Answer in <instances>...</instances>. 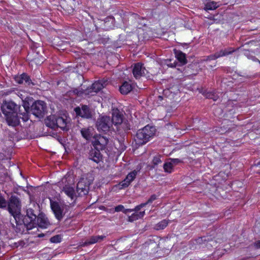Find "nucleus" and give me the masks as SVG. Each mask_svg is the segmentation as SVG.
I'll use <instances>...</instances> for the list:
<instances>
[{
    "instance_id": "1",
    "label": "nucleus",
    "mask_w": 260,
    "mask_h": 260,
    "mask_svg": "<svg viewBox=\"0 0 260 260\" xmlns=\"http://www.w3.org/2000/svg\"><path fill=\"white\" fill-rule=\"evenodd\" d=\"M37 217L38 215L34 210L29 208L26 210V215L25 216L20 214L19 220H17L15 224L13 223L12 219L11 222L17 232H23L25 228L27 230H30L35 227Z\"/></svg>"
},
{
    "instance_id": "2",
    "label": "nucleus",
    "mask_w": 260,
    "mask_h": 260,
    "mask_svg": "<svg viewBox=\"0 0 260 260\" xmlns=\"http://www.w3.org/2000/svg\"><path fill=\"white\" fill-rule=\"evenodd\" d=\"M2 109L5 115L19 112V115H22V117H20L23 121H26L29 119L28 112L29 107L25 105H23V111H22V110L20 109L19 105H17L14 102L9 101L3 104Z\"/></svg>"
},
{
    "instance_id": "3",
    "label": "nucleus",
    "mask_w": 260,
    "mask_h": 260,
    "mask_svg": "<svg viewBox=\"0 0 260 260\" xmlns=\"http://www.w3.org/2000/svg\"><path fill=\"white\" fill-rule=\"evenodd\" d=\"M155 131V128L149 125H146L139 129L135 137V145L140 146L145 144L149 141L150 138L153 136Z\"/></svg>"
},
{
    "instance_id": "4",
    "label": "nucleus",
    "mask_w": 260,
    "mask_h": 260,
    "mask_svg": "<svg viewBox=\"0 0 260 260\" xmlns=\"http://www.w3.org/2000/svg\"><path fill=\"white\" fill-rule=\"evenodd\" d=\"M124 112L118 109H115V126L117 132L121 136L129 129L127 121L124 118Z\"/></svg>"
},
{
    "instance_id": "5",
    "label": "nucleus",
    "mask_w": 260,
    "mask_h": 260,
    "mask_svg": "<svg viewBox=\"0 0 260 260\" xmlns=\"http://www.w3.org/2000/svg\"><path fill=\"white\" fill-rule=\"evenodd\" d=\"M21 204L19 199L15 196H12L8 203V209L9 213L13 216V222H16L19 220L21 212Z\"/></svg>"
},
{
    "instance_id": "6",
    "label": "nucleus",
    "mask_w": 260,
    "mask_h": 260,
    "mask_svg": "<svg viewBox=\"0 0 260 260\" xmlns=\"http://www.w3.org/2000/svg\"><path fill=\"white\" fill-rule=\"evenodd\" d=\"M113 125V118L109 116H100L97 119L96 127L100 132L107 133L108 132Z\"/></svg>"
},
{
    "instance_id": "7",
    "label": "nucleus",
    "mask_w": 260,
    "mask_h": 260,
    "mask_svg": "<svg viewBox=\"0 0 260 260\" xmlns=\"http://www.w3.org/2000/svg\"><path fill=\"white\" fill-rule=\"evenodd\" d=\"M156 199V196L155 194L152 195L148 201L144 203L141 204L137 206L135 208V213L132 214L128 217V221L132 222L135 220H138V219L142 218L145 215V211H140L143 207L146 206L147 204H151Z\"/></svg>"
},
{
    "instance_id": "8",
    "label": "nucleus",
    "mask_w": 260,
    "mask_h": 260,
    "mask_svg": "<svg viewBox=\"0 0 260 260\" xmlns=\"http://www.w3.org/2000/svg\"><path fill=\"white\" fill-rule=\"evenodd\" d=\"M72 179L71 177L65 176L61 182H59V185L62 191L64 192L71 199L75 197V190L74 187L71 186L69 182Z\"/></svg>"
},
{
    "instance_id": "9",
    "label": "nucleus",
    "mask_w": 260,
    "mask_h": 260,
    "mask_svg": "<svg viewBox=\"0 0 260 260\" xmlns=\"http://www.w3.org/2000/svg\"><path fill=\"white\" fill-rule=\"evenodd\" d=\"M92 180L82 177L77 185V191L80 196H84L88 193L89 185L92 183Z\"/></svg>"
},
{
    "instance_id": "10",
    "label": "nucleus",
    "mask_w": 260,
    "mask_h": 260,
    "mask_svg": "<svg viewBox=\"0 0 260 260\" xmlns=\"http://www.w3.org/2000/svg\"><path fill=\"white\" fill-rule=\"evenodd\" d=\"M46 104L43 101H36L31 106V110L34 115L39 117L43 116L46 111Z\"/></svg>"
},
{
    "instance_id": "11",
    "label": "nucleus",
    "mask_w": 260,
    "mask_h": 260,
    "mask_svg": "<svg viewBox=\"0 0 260 260\" xmlns=\"http://www.w3.org/2000/svg\"><path fill=\"white\" fill-rule=\"evenodd\" d=\"M50 206L55 217L58 220H61L64 216V207L58 202L50 200Z\"/></svg>"
},
{
    "instance_id": "12",
    "label": "nucleus",
    "mask_w": 260,
    "mask_h": 260,
    "mask_svg": "<svg viewBox=\"0 0 260 260\" xmlns=\"http://www.w3.org/2000/svg\"><path fill=\"white\" fill-rule=\"evenodd\" d=\"M132 72L134 77L136 79H140L142 76H146L148 73L147 70L143 64L141 62H138L133 65Z\"/></svg>"
},
{
    "instance_id": "13",
    "label": "nucleus",
    "mask_w": 260,
    "mask_h": 260,
    "mask_svg": "<svg viewBox=\"0 0 260 260\" xmlns=\"http://www.w3.org/2000/svg\"><path fill=\"white\" fill-rule=\"evenodd\" d=\"M108 142V139L105 137L98 135L93 138L92 142L93 146L97 150L103 149Z\"/></svg>"
},
{
    "instance_id": "14",
    "label": "nucleus",
    "mask_w": 260,
    "mask_h": 260,
    "mask_svg": "<svg viewBox=\"0 0 260 260\" xmlns=\"http://www.w3.org/2000/svg\"><path fill=\"white\" fill-rule=\"evenodd\" d=\"M75 111L78 115L85 118H90L91 117V113L88 106L82 105L81 108L77 107L75 109Z\"/></svg>"
},
{
    "instance_id": "15",
    "label": "nucleus",
    "mask_w": 260,
    "mask_h": 260,
    "mask_svg": "<svg viewBox=\"0 0 260 260\" xmlns=\"http://www.w3.org/2000/svg\"><path fill=\"white\" fill-rule=\"evenodd\" d=\"M18 113H14L12 114H9L8 115H5L6 117V120L7 122L9 125H11L12 126H15L19 124V120L18 118Z\"/></svg>"
},
{
    "instance_id": "16",
    "label": "nucleus",
    "mask_w": 260,
    "mask_h": 260,
    "mask_svg": "<svg viewBox=\"0 0 260 260\" xmlns=\"http://www.w3.org/2000/svg\"><path fill=\"white\" fill-rule=\"evenodd\" d=\"M69 120L67 117H63L56 116V127H59L64 131H68L69 129Z\"/></svg>"
},
{
    "instance_id": "17",
    "label": "nucleus",
    "mask_w": 260,
    "mask_h": 260,
    "mask_svg": "<svg viewBox=\"0 0 260 260\" xmlns=\"http://www.w3.org/2000/svg\"><path fill=\"white\" fill-rule=\"evenodd\" d=\"M138 174V171L134 170L131 172H130L126 176V178L122 181L120 184L119 186L122 187H127L131 182L134 180L136 176Z\"/></svg>"
},
{
    "instance_id": "18",
    "label": "nucleus",
    "mask_w": 260,
    "mask_h": 260,
    "mask_svg": "<svg viewBox=\"0 0 260 260\" xmlns=\"http://www.w3.org/2000/svg\"><path fill=\"white\" fill-rule=\"evenodd\" d=\"M36 219L35 227L37 224L41 228L46 229L50 225L47 218L42 214H39Z\"/></svg>"
},
{
    "instance_id": "19",
    "label": "nucleus",
    "mask_w": 260,
    "mask_h": 260,
    "mask_svg": "<svg viewBox=\"0 0 260 260\" xmlns=\"http://www.w3.org/2000/svg\"><path fill=\"white\" fill-rule=\"evenodd\" d=\"M8 92L9 93H12L14 98H15V96H17L23 102L27 101L28 99V93L24 90L15 89L12 91H8Z\"/></svg>"
},
{
    "instance_id": "20",
    "label": "nucleus",
    "mask_w": 260,
    "mask_h": 260,
    "mask_svg": "<svg viewBox=\"0 0 260 260\" xmlns=\"http://www.w3.org/2000/svg\"><path fill=\"white\" fill-rule=\"evenodd\" d=\"M105 236H95L90 237L89 239L87 240L84 242L80 243L81 246H85L90 244H92L96 242L102 241Z\"/></svg>"
},
{
    "instance_id": "21",
    "label": "nucleus",
    "mask_w": 260,
    "mask_h": 260,
    "mask_svg": "<svg viewBox=\"0 0 260 260\" xmlns=\"http://www.w3.org/2000/svg\"><path fill=\"white\" fill-rule=\"evenodd\" d=\"M133 88V86L131 83L125 81L119 87V91L122 94H127L130 92Z\"/></svg>"
},
{
    "instance_id": "22",
    "label": "nucleus",
    "mask_w": 260,
    "mask_h": 260,
    "mask_svg": "<svg viewBox=\"0 0 260 260\" xmlns=\"http://www.w3.org/2000/svg\"><path fill=\"white\" fill-rule=\"evenodd\" d=\"M45 123L47 126L51 128H56V116L50 115L45 119Z\"/></svg>"
},
{
    "instance_id": "23",
    "label": "nucleus",
    "mask_w": 260,
    "mask_h": 260,
    "mask_svg": "<svg viewBox=\"0 0 260 260\" xmlns=\"http://www.w3.org/2000/svg\"><path fill=\"white\" fill-rule=\"evenodd\" d=\"M89 159L92 160L93 161L98 163L102 159L99 150H92L89 154Z\"/></svg>"
},
{
    "instance_id": "24",
    "label": "nucleus",
    "mask_w": 260,
    "mask_h": 260,
    "mask_svg": "<svg viewBox=\"0 0 260 260\" xmlns=\"http://www.w3.org/2000/svg\"><path fill=\"white\" fill-rule=\"evenodd\" d=\"M175 54L176 57L181 64H185L187 63L185 53L180 51L175 50Z\"/></svg>"
},
{
    "instance_id": "25",
    "label": "nucleus",
    "mask_w": 260,
    "mask_h": 260,
    "mask_svg": "<svg viewBox=\"0 0 260 260\" xmlns=\"http://www.w3.org/2000/svg\"><path fill=\"white\" fill-rule=\"evenodd\" d=\"M74 92L79 96L81 95L82 94L91 96L96 93L95 92L93 91V90L92 89L91 87L90 88H87L85 90H83V91H78L77 89H75L74 90Z\"/></svg>"
},
{
    "instance_id": "26",
    "label": "nucleus",
    "mask_w": 260,
    "mask_h": 260,
    "mask_svg": "<svg viewBox=\"0 0 260 260\" xmlns=\"http://www.w3.org/2000/svg\"><path fill=\"white\" fill-rule=\"evenodd\" d=\"M92 128L90 127L83 128L81 130V133L82 137L86 140L90 139L92 136Z\"/></svg>"
},
{
    "instance_id": "27",
    "label": "nucleus",
    "mask_w": 260,
    "mask_h": 260,
    "mask_svg": "<svg viewBox=\"0 0 260 260\" xmlns=\"http://www.w3.org/2000/svg\"><path fill=\"white\" fill-rule=\"evenodd\" d=\"M217 3L214 1H209L205 4L204 10H214L218 7Z\"/></svg>"
},
{
    "instance_id": "28",
    "label": "nucleus",
    "mask_w": 260,
    "mask_h": 260,
    "mask_svg": "<svg viewBox=\"0 0 260 260\" xmlns=\"http://www.w3.org/2000/svg\"><path fill=\"white\" fill-rule=\"evenodd\" d=\"M103 83H104L101 81L95 82L92 84V89L93 90V91L97 93L104 87Z\"/></svg>"
},
{
    "instance_id": "29",
    "label": "nucleus",
    "mask_w": 260,
    "mask_h": 260,
    "mask_svg": "<svg viewBox=\"0 0 260 260\" xmlns=\"http://www.w3.org/2000/svg\"><path fill=\"white\" fill-rule=\"evenodd\" d=\"M168 224L167 220H163L155 225L154 229L156 230H160L165 229Z\"/></svg>"
},
{
    "instance_id": "30",
    "label": "nucleus",
    "mask_w": 260,
    "mask_h": 260,
    "mask_svg": "<svg viewBox=\"0 0 260 260\" xmlns=\"http://www.w3.org/2000/svg\"><path fill=\"white\" fill-rule=\"evenodd\" d=\"M203 94L206 98L212 99L214 101H216L219 98L216 94L212 92H204Z\"/></svg>"
},
{
    "instance_id": "31",
    "label": "nucleus",
    "mask_w": 260,
    "mask_h": 260,
    "mask_svg": "<svg viewBox=\"0 0 260 260\" xmlns=\"http://www.w3.org/2000/svg\"><path fill=\"white\" fill-rule=\"evenodd\" d=\"M121 211L124 213H126L128 212L135 211V208L133 209H125L123 206L122 205H118L116 207H115V212H120Z\"/></svg>"
},
{
    "instance_id": "32",
    "label": "nucleus",
    "mask_w": 260,
    "mask_h": 260,
    "mask_svg": "<svg viewBox=\"0 0 260 260\" xmlns=\"http://www.w3.org/2000/svg\"><path fill=\"white\" fill-rule=\"evenodd\" d=\"M233 52V50L228 51V50L225 49V50H220L219 52L215 53V54L216 55L217 57L218 58H219L220 57H222V56H225V55H228L230 54V53H231Z\"/></svg>"
},
{
    "instance_id": "33",
    "label": "nucleus",
    "mask_w": 260,
    "mask_h": 260,
    "mask_svg": "<svg viewBox=\"0 0 260 260\" xmlns=\"http://www.w3.org/2000/svg\"><path fill=\"white\" fill-rule=\"evenodd\" d=\"M173 168V165L172 162H168L164 165V169L166 172L171 173Z\"/></svg>"
},
{
    "instance_id": "34",
    "label": "nucleus",
    "mask_w": 260,
    "mask_h": 260,
    "mask_svg": "<svg viewBox=\"0 0 260 260\" xmlns=\"http://www.w3.org/2000/svg\"><path fill=\"white\" fill-rule=\"evenodd\" d=\"M20 78L23 80V83L25 82L28 85H29L30 84H32L29 77L26 74H23L21 75Z\"/></svg>"
},
{
    "instance_id": "35",
    "label": "nucleus",
    "mask_w": 260,
    "mask_h": 260,
    "mask_svg": "<svg viewBox=\"0 0 260 260\" xmlns=\"http://www.w3.org/2000/svg\"><path fill=\"white\" fill-rule=\"evenodd\" d=\"M160 158L161 156L160 155H156L153 157L152 160V163L154 165L153 167L161 162Z\"/></svg>"
},
{
    "instance_id": "36",
    "label": "nucleus",
    "mask_w": 260,
    "mask_h": 260,
    "mask_svg": "<svg viewBox=\"0 0 260 260\" xmlns=\"http://www.w3.org/2000/svg\"><path fill=\"white\" fill-rule=\"evenodd\" d=\"M7 202L5 198L0 194V208H4L7 206Z\"/></svg>"
},
{
    "instance_id": "37",
    "label": "nucleus",
    "mask_w": 260,
    "mask_h": 260,
    "mask_svg": "<svg viewBox=\"0 0 260 260\" xmlns=\"http://www.w3.org/2000/svg\"><path fill=\"white\" fill-rule=\"evenodd\" d=\"M50 240L52 243H58L61 241V237L59 235H55L51 237Z\"/></svg>"
},
{
    "instance_id": "38",
    "label": "nucleus",
    "mask_w": 260,
    "mask_h": 260,
    "mask_svg": "<svg viewBox=\"0 0 260 260\" xmlns=\"http://www.w3.org/2000/svg\"><path fill=\"white\" fill-rule=\"evenodd\" d=\"M180 161H181L178 158H174V159H171V160L170 162H172V164L174 167L175 165L178 164Z\"/></svg>"
},
{
    "instance_id": "39",
    "label": "nucleus",
    "mask_w": 260,
    "mask_h": 260,
    "mask_svg": "<svg viewBox=\"0 0 260 260\" xmlns=\"http://www.w3.org/2000/svg\"><path fill=\"white\" fill-rule=\"evenodd\" d=\"M62 5H63V8L65 9L68 11H69V12L73 11V7L71 6L69 7L68 6H66V4H63Z\"/></svg>"
},
{
    "instance_id": "40",
    "label": "nucleus",
    "mask_w": 260,
    "mask_h": 260,
    "mask_svg": "<svg viewBox=\"0 0 260 260\" xmlns=\"http://www.w3.org/2000/svg\"><path fill=\"white\" fill-rule=\"evenodd\" d=\"M217 58V56L215 53L214 55H211L208 56L207 57V60H214Z\"/></svg>"
},
{
    "instance_id": "41",
    "label": "nucleus",
    "mask_w": 260,
    "mask_h": 260,
    "mask_svg": "<svg viewBox=\"0 0 260 260\" xmlns=\"http://www.w3.org/2000/svg\"><path fill=\"white\" fill-rule=\"evenodd\" d=\"M15 79V81L19 84L23 83V80L20 78V76L16 77Z\"/></svg>"
},
{
    "instance_id": "42",
    "label": "nucleus",
    "mask_w": 260,
    "mask_h": 260,
    "mask_svg": "<svg viewBox=\"0 0 260 260\" xmlns=\"http://www.w3.org/2000/svg\"><path fill=\"white\" fill-rule=\"evenodd\" d=\"M118 142H119V144L120 145V148H119L120 150L121 151H123L125 149V146L123 145H122V144H121V142H122V140H118Z\"/></svg>"
},
{
    "instance_id": "43",
    "label": "nucleus",
    "mask_w": 260,
    "mask_h": 260,
    "mask_svg": "<svg viewBox=\"0 0 260 260\" xmlns=\"http://www.w3.org/2000/svg\"><path fill=\"white\" fill-rule=\"evenodd\" d=\"M254 245L256 248H260V240L255 242Z\"/></svg>"
},
{
    "instance_id": "44",
    "label": "nucleus",
    "mask_w": 260,
    "mask_h": 260,
    "mask_svg": "<svg viewBox=\"0 0 260 260\" xmlns=\"http://www.w3.org/2000/svg\"><path fill=\"white\" fill-rule=\"evenodd\" d=\"M170 92L169 89H165L164 90V94L165 95H168V94H169V92Z\"/></svg>"
},
{
    "instance_id": "45",
    "label": "nucleus",
    "mask_w": 260,
    "mask_h": 260,
    "mask_svg": "<svg viewBox=\"0 0 260 260\" xmlns=\"http://www.w3.org/2000/svg\"><path fill=\"white\" fill-rule=\"evenodd\" d=\"M115 58H117L119 59V58H120V55L119 54H116L115 55Z\"/></svg>"
},
{
    "instance_id": "46",
    "label": "nucleus",
    "mask_w": 260,
    "mask_h": 260,
    "mask_svg": "<svg viewBox=\"0 0 260 260\" xmlns=\"http://www.w3.org/2000/svg\"><path fill=\"white\" fill-rule=\"evenodd\" d=\"M158 99H159L160 101H161V100L163 99L162 96H160V95L158 96Z\"/></svg>"
},
{
    "instance_id": "47",
    "label": "nucleus",
    "mask_w": 260,
    "mask_h": 260,
    "mask_svg": "<svg viewBox=\"0 0 260 260\" xmlns=\"http://www.w3.org/2000/svg\"><path fill=\"white\" fill-rule=\"evenodd\" d=\"M68 2L70 4H73L74 3V1L73 0H68Z\"/></svg>"
},
{
    "instance_id": "48",
    "label": "nucleus",
    "mask_w": 260,
    "mask_h": 260,
    "mask_svg": "<svg viewBox=\"0 0 260 260\" xmlns=\"http://www.w3.org/2000/svg\"><path fill=\"white\" fill-rule=\"evenodd\" d=\"M112 117H113L114 116V113H113L112 114Z\"/></svg>"
},
{
    "instance_id": "49",
    "label": "nucleus",
    "mask_w": 260,
    "mask_h": 260,
    "mask_svg": "<svg viewBox=\"0 0 260 260\" xmlns=\"http://www.w3.org/2000/svg\"><path fill=\"white\" fill-rule=\"evenodd\" d=\"M42 236H43V235H39V237H42Z\"/></svg>"
}]
</instances>
